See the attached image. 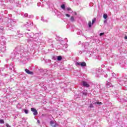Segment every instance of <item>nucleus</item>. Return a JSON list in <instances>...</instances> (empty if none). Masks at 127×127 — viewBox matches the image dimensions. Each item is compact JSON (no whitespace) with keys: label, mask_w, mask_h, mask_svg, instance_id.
<instances>
[{"label":"nucleus","mask_w":127,"mask_h":127,"mask_svg":"<svg viewBox=\"0 0 127 127\" xmlns=\"http://www.w3.org/2000/svg\"><path fill=\"white\" fill-rule=\"evenodd\" d=\"M66 42H68V40H67Z\"/></svg>","instance_id":"55"},{"label":"nucleus","mask_w":127,"mask_h":127,"mask_svg":"<svg viewBox=\"0 0 127 127\" xmlns=\"http://www.w3.org/2000/svg\"><path fill=\"white\" fill-rule=\"evenodd\" d=\"M61 8H62V9H63L64 10H65V4H63L61 6Z\"/></svg>","instance_id":"21"},{"label":"nucleus","mask_w":127,"mask_h":127,"mask_svg":"<svg viewBox=\"0 0 127 127\" xmlns=\"http://www.w3.org/2000/svg\"><path fill=\"white\" fill-rule=\"evenodd\" d=\"M74 14H75V15H77V13H76V12H74Z\"/></svg>","instance_id":"48"},{"label":"nucleus","mask_w":127,"mask_h":127,"mask_svg":"<svg viewBox=\"0 0 127 127\" xmlns=\"http://www.w3.org/2000/svg\"><path fill=\"white\" fill-rule=\"evenodd\" d=\"M0 124H4V121H3V120H0Z\"/></svg>","instance_id":"26"},{"label":"nucleus","mask_w":127,"mask_h":127,"mask_svg":"<svg viewBox=\"0 0 127 127\" xmlns=\"http://www.w3.org/2000/svg\"><path fill=\"white\" fill-rule=\"evenodd\" d=\"M50 125H51L52 127H56L57 125H56V122L55 121H51L50 122Z\"/></svg>","instance_id":"11"},{"label":"nucleus","mask_w":127,"mask_h":127,"mask_svg":"<svg viewBox=\"0 0 127 127\" xmlns=\"http://www.w3.org/2000/svg\"><path fill=\"white\" fill-rule=\"evenodd\" d=\"M26 36L28 38H31L28 40V41H30V40H32V38H33V36H34V34H33V33H27L26 34Z\"/></svg>","instance_id":"5"},{"label":"nucleus","mask_w":127,"mask_h":127,"mask_svg":"<svg viewBox=\"0 0 127 127\" xmlns=\"http://www.w3.org/2000/svg\"><path fill=\"white\" fill-rule=\"evenodd\" d=\"M112 79H113V77H112L111 78H109V81H111V80H112Z\"/></svg>","instance_id":"46"},{"label":"nucleus","mask_w":127,"mask_h":127,"mask_svg":"<svg viewBox=\"0 0 127 127\" xmlns=\"http://www.w3.org/2000/svg\"><path fill=\"white\" fill-rule=\"evenodd\" d=\"M39 36V33H36L34 36H33V38L31 40H32L33 41H35V42H37V43H39V42H41V40L39 39V38H38Z\"/></svg>","instance_id":"3"},{"label":"nucleus","mask_w":127,"mask_h":127,"mask_svg":"<svg viewBox=\"0 0 127 127\" xmlns=\"http://www.w3.org/2000/svg\"><path fill=\"white\" fill-rule=\"evenodd\" d=\"M1 30H3V28H1Z\"/></svg>","instance_id":"50"},{"label":"nucleus","mask_w":127,"mask_h":127,"mask_svg":"<svg viewBox=\"0 0 127 127\" xmlns=\"http://www.w3.org/2000/svg\"><path fill=\"white\" fill-rule=\"evenodd\" d=\"M24 113H25V114H28V110L25 109V110H24Z\"/></svg>","instance_id":"32"},{"label":"nucleus","mask_w":127,"mask_h":127,"mask_svg":"<svg viewBox=\"0 0 127 127\" xmlns=\"http://www.w3.org/2000/svg\"><path fill=\"white\" fill-rule=\"evenodd\" d=\"M104 34H105V33H101L100 34V36H102L104 35Z\"/></svg>","instance_id":"37"},{"label":"nucleus","mask_w":127,"mask_h":127,"mask_svg":"<svg viewBox=\"0 0 127 127\" xmlns=\"http://www.w3.org/2000/svg\"><path fill=\"white\" fill-rule=\"evenodd\" d=\"M41 20L43 22H47L48 21V20L45 19L44 17H42Z\"/></svg>","instance_id":"17"},{"label":"nucleus","mask_w":127,"mask_h":127,"mask_svg":"<svg viewBox=\"0 0 127 127\" xmlns=\"http://www.w3.org/2000/svg\"><path fill=\"white\" fill-rule=\"evenodd\" d=\"M105 78H107L108 77V74H106V75H105Z\"/></svg>","instance_id":"45"},{"label":"nucleus","mask_w":127,"mask_h":127,"mask_svg":"<svg viewBox=\"0 0 127 127\" xmlns=\"http://www.w3.org/2000/svg\"><path fill=\"white\" fill-rule=\"evenodd\" d=\"M8 27H10V28H11V26H12V24L11 23H9L8 25H7Z\"/></svg>","instance_id":"29"},{"label":"nucleus","mask_w":127,"mask_h":127,"mask_svg":"<svg viewBox=\"0 0 127 127\" xmlns=\"http://www.w3.org/2000/svg\"><path fill=\"white\" fill-rule=\"evenodd\" d=\"M79 54H82V53H83V52L81 51H80L79 52Z\"/></svg>","instance_id":"42"},{"label":"nucleus","mask_w":127,"mask_h":127,"mask_svg":"<svg viewBox=\"0 0 127 127\" xmlns=\"http://www.w3.org/2000/svg\"><path fill=\"white\" fill-rule=\"evenodd\" d=\"M86 44L87 45H89V43H84V44H83V45H86Z\"/></svg>","instance_id":"41"},{"label":"nucleus","mask_w":127,"mask_h":127,"mask_svg":"<svg viewBox=\"0 0 127 127\" xmlns=\"http://www.w3.org/2000/svg\"><path fill=\"white\" fill-rule=\"evenodd\" d=\"M4 68H2V67H1V68H0V71H3V69H4Z\"/></svg>","instance_id":"39"},{"label":"nucleus","mask_w":127,"mask_h":127,"mask_svg":"<svg viewBox=\"0 0 127 127\" xmlns=\"http://www.w3.org/2000/svg\"><path fill=\"white\" fill-rule=\"evenodd\" d=\"M17 35H18V37H23V34L22 33H19V32H17Z\"/></svg>","instance_id":"16"},{"label":"nucleus","mask_w":127,"mask_h":127,"mask_svg":"<svg viewBox=\"0 0 127 127\" xmlns=\"http://www.w3.org/2000/svg\"><path fill=\"white\" fill-rule=\"evenodd\" d=\"M31 111L33 113L34 116H37L38 112L37 110L34 108H31Z\"/></svg>","instance_id":"9"},{"label":"nucleus","mask_w":127,"mask_h":127,"mask_svg":"<svg viewBox=\"0 0 127 127\" xmlns=\"http://www.w3.org/2000/svg\"><path fill=\"white\" fill-rule=\"evenodd\" d=\"M10 22H11H11H12L11 21V20H10Z\"/></svg>","instance_id":"51"},{"label":"nucleus","mask_w":127,"mask_h":127,"mask_svg":"<svg viewBox=\"0 0 127 127\" xmlns=\"http://www.w3.org/2000/svg\"><path fill=\"white\" fill-rule=\"evenodd\" d=\"M104 23H107V20H104Z\"/></svg>","instance_id":"44"},{"label":"nucleus","mask_w":127,"mask_h":127,"mask_svg":"<svg viewBox=\"0 0 127 127\" xmlns=\"http://www.w3.org/2000/svg\"><path fill=\"white\" fill-rule=\"evenodd\" d=\"M96 104H97V105H102V102H97L96 103Z\"/></svg>","instance_id":"33"},{"label":"nucleus","mask_w":127,"mask_h":127,"mask_svg":"<svg viewBox=\"0 0 127 127\" xmlns=\"http://www.w3.org/2000/svg\"><path fill=\"white\" fill-rule=\"evenodd\" d=\"M76 66H81V67H86L87 64L85 62H77L75 63Z\"/></svg>","instance_id":"6"},{"label":"nucleus","mask_w":127,"mask_h":127,"mask_svg":"<svg viewBox=\"0 0 127 127\" xmlns=\"http://www.w3.org/2000/svg\"><path fill=\"white\" fill-rule=\"evenodd\" d=\"M66 10H68V11H70V10H71V8H70V7H67V8H66Z\"/></svg>","instance_id":"35"},{"label":"nucleus","mask_w":127,"mask_h":127,"mask_svg":"<svg viewBox=\"0 0 127 127\" xmlns=\"http://www.w3.org/2000/svg\"><path fill=\"white\" fill-rule=\"evenodd\" d=\"M87 91L83 92V95H84V96H87Z\"/></svg>","instance_id":"31"},{"label":"nucleus","mask_w":127,"mask_h":127,"mask_svg":"<svg viewBox=\"0 0 127 127\" xmlns=\"http://www.w3.org/2000/svg\"><path fill=\"white\" fill-rule=\"evenodd\" d=\"M9 69L10 71H13L14 70V66H13V64H11L9 65Z\"/></svg>","instance_id":"14"},{"label":"nucleus","mask_w":127,"mask_h":127,"mask_svg":"<svg viewBox=\"0 0 127 127\" xmlns=\"http://www.w3.org/2000/svg\"><path fill=\"white\" fill-rule=\"evenodd\" d=\"M6 127H10V126H9V125H8V124H6Z\"/></svg>","instance_id":"38"},{"label":"nucleus","mask_w":127,"mask_h":127,"mask_svg":"<svg viewBox=\"0 0 127 127\" xmlns=\"http://www.w3.org/2000/svg\"><path fill=\"white\" fill-rule=\"evenodd\" d=\"M14 0H4V2H5V3H7V2H9L10 3H12Z\"/></svg>","instance_id":"13"},{"label":"nucleus","mask_w":127,"mask_h":127,"mask_svg":"<svg viewBox=\"0 0 127 127\" xmlns=\"http://www.w3.org/2000/svg\"><path fill=\"white\" fill-rule=\"evenodd\" d=\"M57 59L58 61H61V60H62V57H61V56H58Z\"/></svg>","instance_id":"22"},{"label":"nucleus","mask_w":127,"mask_h":127,"mask_svg":"<svg viewBox=\"0 0 127 127\" xmlns=\"http://www.w3.org/2000/svg\"><path fill=\"white\" fill-rule=\"evenodd\" d=\"M21 15L23 17H28L29 18H33V15H29L28 13H22Z\"/></svg>","instance_id":"8"},{"label":"nucleus","mask_w":127,"mask_h":127,"mask_svg":"<svg viewBox=\"0 0 127 127\" xmlns=\"http://www.w3.org/2000/svg\"><path fill=\"white\" fill-rule=\"evenodd\" d=\"M5 76H8V74H5Z\"/></svg>","instance_id":"53"},{"label":"nucleus","mask_w":127,"mask_h":127,"mask_svg":"<svg viewBox=\"0 0 127 127\" xmlns=\"http://www.w3.org/2000/svg\"><path fill=\"white\" fill-rule=\"evenodd\" d=\"M0 0V2L1 3V5H4V4H3V3H2V2H3V0Z\"/></svg>","instance_id":"34"},{"label":"nucleus","mask_w":127,"mask_h":127,"mask_svg":"<svg viewBox=\"0 0 127 127\" xmlns=\"http://www.w3.org/2000/svg\"><path fill=\"white\" fill-rule=\"evenodd\" d=\"M103 18L105 19H107V18H108V15L107 14H104L103 15Z\"/></svg>","instance_id":"23"},{"label":"nucleus","mask_w":127,"mask_h":127,"mask_svg":"<svg viewBox=\"0 0 127 127\" xmlns=\"http://www.w3.org/2000/svg\"><path fill=\"white\" fill-rule=\"evenodd\" d=\"M65 16H66L67 17H70V15L69 14H66Z\"/></svg>","instance_id":"36"},{"label":"nucleus","mask_w":127,"mask_h":127,"mask_svg":"<svg viewBox=\"0 0 127 127\" xmlns=\"http://www.w3.org/2000/svg\"><path fill=\"white\" fill-rule=\"evenodd\" d=\"M112 75L113 77H114V78H116V76H117V75L115 73H112Z\"/></svg>","instance_id":"30"},{"label":"nucleus","mask_w":127,"mask_h":127,"mask_svg":"<svg viewBox=\"0 0 127 127\" xmlns=\"http://www.w3.org/2000/svg\"><path fill=\"white\" fill-rule=\"evenodd\" d=\"M67 47H68V46H67V45H64L63 47V50H64V51H67Z\"/></svg>","instance_id":"18"},{"label":"nucleus","mask_w":127,"mask_h":127,"mask_svg":"<svg viewBox=\"0 0 127 127\" xmlns=\"http://www.w3.org/2000/svg\"><path fill=\"white\" fill-rule=\"evenodd\" d=\"M82 85L83 87H85V88H89V87H90V85H89L86 81H82Z\"/></svg>","instance_id":"10"},{"label":"nucleus","mask_w":127,"mask_h":127,"mask_svg":"<svg viewBox=\"0 0 127 127\" xmlns=\"http://www.w3.org/2000/svg\"><path fill=\"white\" fill-rule=\"evenodd\" d=\"M65 39H66V40H67V38H65Z\"/></svg>","instance_id":"57"},{"label":"nucleus","mask_w":127,"mask_h":127,"mask_svg":"<svg viewBox=\"0 0 127 127\" xmlns=\"http://www.w3.org/2000/svg\"><path fill=\"white\" fill-rule=\"evenodd\" d=\"M16 3V6H20V5L19 4V1H17Z\"/></svg>","instance_id":"27"},{"label":"nucleus","mask_w":127,"mask_h":127,"mask_svg":"<svg viewBox=\"0 0 127 127\" xmlns=\"http://www.w3.org/2000/svg\"><path fill=\"white\" fill-rule=\"evenodd\" d=\"M23 52H24V50H23V47L21 46H17L14 50V59H19L20 55L21 56Z\"/></svg>","instance_id":"1"},{"label":"nucleus","mask_w":127,"mask_h":127,"mask_svg":"<svg viewBox=\"0 0 127 127\" xmlns=\"http://www.w3.org/2000/svg\"><path fill=\"white\" fill-rule=\"evenodd\" d=\"M45 89L46 90V87L45 88Z\"/></svg>","instance_id":"56"},{"label":"nucleus","mask_w":127,"mask_h":127,"mask_svg":"<svg viewBox=\"0 0 127 127\" xmlns=\"http://www.w3.org/2000/svg\"><path fill=\"white\" fill-rule=\"evenodd\" d=\"M25 71L26 73H27V74H29L30 75H33V72L30 71L27 68L25 69Z\"/></svg>","instance_id":"12"},{"label":"nucleus","mask_w":127,"mask_h":127,"mask_svg":"<svg viewBox=\"0 0 127 127\" xmlns=\"http://www.w3.org/2000/svg\"><path fill=\"white\" fill-rule=\"evenodd\" d=\"M18 105H19V104H18V105H17V107H18Z\"/></svg>","instance_id":"54"},{"label":"nucleus","mask_w":127,"mask_h":127,"mask_svg":"<svg viewBox=\"0 0 127 127\" xmlns=\"http://www.w3.org/2000/svg\"><path fill=\"white\" fill-rule=\"evenodd\" d=\"M112 86V84L110 83L109 82L107 81L106 82V87L107 88H110Z\"/></svg>","instance_id":"15"},{"label":"nucleus","mask_w":127,"mask_h":127,"mask_svg":"<svg viewBox=\"0 0 127 127\" xmlns=\"http://www.w3.org/2000/svg\"><path fill=\"white\" fill-rule=\"evenodd\" d=\"M37 123H38V124L40 123V122H39V120H37Z\"/></svg>","instance_id":"47"},{"label":"nucleus","mask_w":127,"mask_h":127,"mask_svg":"<svg viewBox=\"0 0 127 127\" xmlns=\"http://www.w3.org/2000/svg\"><path fill=\"white\" fill-rule=\"evenodd\" d=\"M25 26H26V27H31V26H33V22L31 21H28L26 23V24H25Z\"/></svg>","instance_id":"7"},{"label":"nucleus","mask_w":127,"mask_h":127,"mask_svg":"<svg viewBox=\"0 0 127 127\" xmlns=\"http://www.w3.org/2000/svg\"><path fill=\"white\" fill-rule=\"evenodd\" d=\"M125 39H127V36H125Z\"/></svg>","instance_id":"49"},{"label":"nucleus","mask_w":127,"mask_h":127,"mask_svg":"<svg viewBox=\"0 0 127 127\" xmlns=\"http://www.w3.org/2000/svg\"><path fill=\"white\" fill-rule=\"evenodd\" d=\"M19 57H20V61H21V63H22V64H25V63H26V62H27V58H26V57H24V56H23L22 57L21 56V55L19 56Z\"/></svg>","instance_id":"4"},{"label":"nucleus","mask_w":127,"mask_h":127,"mask_svg":"<svg viewBox=\"0 0 127 127\" xmlns=\"http://www.w3.org/2000/svg\"><path fill=\"white\" fill-rule=\"evenodd\" d=\"M95 21H96V18H94L92 19V24H94Z\"/></svg>","instance_id":"28"},{"label":"nucleus","mask_w":127,"mask_h":127,"mask_svg":"<svg viewBox=\"0 0 127 127\" xmlns=\"http://www.w3.org/2000/svg\"><path fill=\"white\" fill-rule=\"evenodd\" d=\"M42 117H43V116H44V114H42Z\"/></svg>","instance_id":"52"},{"label":"nucleus","mask_w":127,"mask_h":127,"mask_svg":"<svg viewBox=\"0 0 127 127\" xmlns=\"http://www.w3.org/2000/svg\"><path fill=\"white\" fill-rule=\"evenodd\" d=\"M77 34L78 35H80L82 34V31H81V30H78V32H77Z\"/></svg>","instance_id":"20"},{"label":"nucleus","mask_w":127,"mask_h":127,"mask_svg":"<svg viewBox=\"0 0 127 127\" xmlns=\"http://www.w3.org/2000/svg\"><path fill=\"white\" fill-rule=\"evenodd\" d=\"M27 3L30 4L32 3V0H27Z\"/></svg>","instance_id":"24"},{"label":"nucleus","mask_w":127,"mask_h":127,"mask_svg":"<svg viewBox=\"0 0 127 127\" xmlns=\"http://www.w3.org/2000/svg\"><path fill=\"white\" fill-rule=\"evenodd\" d=\"M38 6H40V4H41V3H38Z\"/></svg>","instance_id":"43"},{"label":"nucleus","mask_w":127,"mask_h":127,"mask_svg":"<svg viewBox=\"0 0 127 127\" xmlns=\"http://www.w3.org/2000/svg\"><path fill=\"white\" fill-rule=\"evenodd\" d=\"M93 104H91L90 105V108H93Z\"/></svg>","instance_id":"40"},{"label":"nucleus","mask_w":127,"mask_h":127,"mask_svg":"<svg viewBox=\"0 0 127 127\" xmlns=\"http://www.w3.org/2000/svg\"><path fill=\"white\" fill-rule=\"evenodd\" d=\"M70 21L72 22H74L75 21V18L74 17V16H72L70 18Z\"/></svg>","instance_id":"19"},{"label":"nucleus","mask_w":127,"mask_h":127,"mask_svg":"<svg viewBox=\"0 0 127 127\" xmlns=\"http://www.w3.org/2000/svg\"><path fill=\"white\" fill-rule=\"evenodd\" d=\"M88 26L89 27H92V22H91V21L88 22Z\"/></svg>","instance_id":"25"},{"label":"nucleus","mask_w":127,"mask_h":127,"mask_svg":"<svg viewBox=\"0 0 127 127\" xmlns=\"http://www.w3.org/2000/svg\"><path fill=\"white\" fill-rule=\"evenodd\" d=\"M6 42L3 41L0 44V52H4L6 50V47L5 46Z\"/></svg>","instance_id":"2"}]
</instances>
